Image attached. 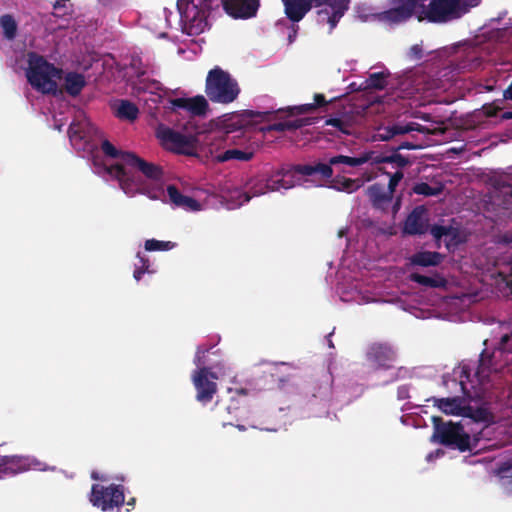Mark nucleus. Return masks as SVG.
I'll return each mask as SVG.
<instances>
[{"label": "nucleus", "instance_id": "27", "mask_svg": "<svg viewBox=\"0 0 512 512\" xmlns=\"http://www.w3.org/2000/svg\"><path fill=\"white\" fill-rule=\"evenodd\" d=\"M412 131L420 133L428 132V129L416 122H409L407 124H394L383 128V133L379 134L382 140H389L396 135L406 134Z\"/></svg>", "mask_w": 512, "mask_h": 512}, {"label": "nucleus", "instance_id": "30", "mask_svg": "<svg viewBox=\"0 0 512 512\" xmlns=\"http://www.w3.org/2000/svg\"><path fill=\"white\" fill-rule=\"evenodd\" d=\"M363 185L364 181L361 178L352 179L341 175H336L331 180L330 187L340 192L353 193L360 189Z\"/></svg>", "mask_w": 512, "mask_h": 512}, {"label": "nucleus", "instance_id": "28", "mask_svg": "<svg viewBox=\"0 0 512 512\" xmlns=\"http://www.w3.org/2000/svg\"><path fill=\"white\" fill-rule=\"evenodd\" d=\"M311 121L309 118H299L294 120H285L276 122L273 124H269L266 126H262L259 128V130L263 133H268L271 131H278V132H284V131H295L297 129H300L306 125H310Z\"/></svg>", "mask_w": 512, "mask_h": 512}, {"label": "nucleus", "instance_id": "48", "mask_svg": "<svg viewBox=\"0 0 512 512\" xmlns=\"http://www.w3.org/2000/svg\"><path fill=\"white\" fill-rule=\"evenodd\" d=\"M364 154H370L371 155V159L369 161H371L373 164H382V163H389V154H379V155H375L374 152H365Z\"/></svg>", "mask_w": 512, "mask_h": 512}, {"label": "nucleus", "instance_id": "16", "mask_svg": "<svg viewBox=\"0 0 512 512\" xmlns=\"http://www.w3.org/2000/svg\"><path fill=\"white\" fill-rule=\"evenodd\" d=\"M291 171L305 177H313L317 179H330L333 176V168L328 163L312 162L306 164L293 165Z\"/></svg>", "mask_w": 512, "mask_h": 512}, {"label": "nucleus", "instance_id": "56", "mask_svg": "<svg viewBox=\"0 0 512 512\" xmlns=\"http://www.w3.org/2000/svg\"><path fill=\"white\" fill-rule=\"evenodd\" d=\"M503 97L506 100H512V82L508 85V87L503 92Z\"/></svg>", "mask_w": 512, "mask_h": 512}, {"label": "nucleus", "instance_id": "57", "mask_svg": "<svg viewBox=\"0 0 512 512\" xmlns=\"http://www.w3.org/2000/svg\"><path fill=\"white\" fill-rule=\"evenodd\" d=\"M462 3H465L468 7V10L471 8V7H475L477 5H479L480 3V0H468L467 2L466 1H462Z\"/></svg>", "mask_w": 512, "mask_h": 512}, {"label": "nucleus", "instance_id": "15", "mask_svg": "<svg viewBox=\"0 0 512 512\" xmlns=\"http://www.w3.org/2000/svg\"><path fill=\"white\" fill-rule=\"evenodd\" d=\"M396 358L391 346L382 343H373L367 351V359L378 367L389 369Z\"/></svg>", "mask_w": 512, "mask_h": 512}, {"label": "nucleus", "instance_id": "32", "mask_svg": "<svg viewBox=\"0 0 512 512\" xmlns=\"http://www.w3.org/2000/svg\"><path fill=\"white\" fill-rule=\"evenodd\" d=\"M64 80L66 92L73 97L79 95L86 85L84 76L76 72L67 73Z\"/></svg>", "mask_w": 512, "mask_h": 512}, {"label": "nucleus", "instance_id": "29", "mask_svg": "<svg viewBox=\"0 0 512 512\" xmlns=\"http://www.w3.org/2000/svg\"><path fill=\"white\" fill-rule=\"evenodd\" d=\"M110 175L114 176L121 186V188L128 193L133 189L135 184L133 175L122 164L116 163L108 168Z\"/></svg>", "mask_w": 512, "mask_h": 512}, {"label": "nucleus", "instance_id": "26", "mask_svg": "<svg viewBox=\"0 0 512 512\" xmlns=\"http://www.w3.org/2000/svg\"><path fill=\"white\" fill-rule=\"evenodd\" d=\"M430 234L435 239L436 246L438 248L440 247V240L442 239V237L449 238L448 240H445V245L447 248H449L452 245H457L459 243V241H458L459 231L457 228H454L453 226H444V225L435 224V225L431 226Z\"/></svg>", "mask_w": 512, "mask_h": 512}, {"label": "nucleus", "instance_id": "8", "mask_svg": "<svg viewBox=\"0 0 512 512\" xmlns=\"http://www.w3.org/2000/svg\"><path fill=\"white\" fill-rule=\"evenodd\" d=\"M216 367H203L195 369L192 372L191 379L196 390V400L203 405L211 402L217 393L216 380L219 379L218 373L222 370H215Z\"/></svg>", "mask_w": 512, "mask_h": 512}, {"label": "nucleus", "instance_id": "54", "mask_svg": "<svg viewBox=\"0 0 512 512\" xmlns=\"http://www.w3.org/2000/svg\"><path fill=\"white\" fill-rule=\"evenodd\" d=\"M137 258L139 259L140 263L139 267L150 270V261L148 258L143 256L140 252L137 253Z\"/></svg>", "mask_w": 512, "mask_h": 512}, {"label": "nucleus", "instance_id": "62", "mask_svg": "<svg viewBox=\"0 0 512 512\" xmlns=\"http://www.w3.org/2000/svg\"><path fill=\"white\" fill-rule=\"evenodd\" d=\"M236 428L239 430V431H245L246 430V427L244 425H236Z\"/></svg>", "mask_w": 512, "mask_h": 512}, {"label": "nucleus", "instance_id": "44", "mask_svg": "<svg viewBox=\"0 0 512 512\" xmlns=\"http://www.w3.org/2000/svg\"><path fill=\"white\" fill-rule=\"evenodd\" d=\"M325 125L327 126H332L334 128H336L338 131H340L341 133L343 134H350V130H351V124L346 121V120H343L341 118H329L325 121Z\"/></svg>", "mask_w": 512, "mask_h": 512}, {"label": "nucleus", "instance_id": "40", "mask_svg": "<svg viewBox=\"0 0 512 512\" xmlns=\"http://www.w3.org/2000/svg\"><path fill=\"white\" fill-rule=\"evenodd\" d=\"M0 27L2 28L3 35L7 40H13L16 37L18 25L12 15H2L0 17Z\"/></svg>", "mask_w": 512, "mask_h": 512}, {"label": "nucleus", "instance_id": "14", "mask_svg": "<svg viewBox=\"0 0 512 512\" xmlns=\"http://www.w3.org/2000/svg\"><path fill=\"white\" fill-rule=\"evenodd\" d=\"M223 8L235 19H248L256 15L259 0H222Z\"/></svg>", "mask_w": 512, "mask_h": 512}, {"label": "nucleus", "instance_id": "25", "mask_svg": "<svg viewBox=\"0 0 512 512\" xmlns=\"http://www.w3.org/2000/svg\"><path fill=\"white\" fill-rule=\"evenodd\" d=\"M167 194L170 202L177 207L185 208L190 211L200 210V203L190 196L183 195L175 185L167 186Z\"/></svg>", "mask_w": 512, "mask_h": 512}, {"label": "nucleus", "instance_id": "50", "mask_svg": "<svg viewBox=\"0 0 512 512\" xmlns=\"http://www.w3.org/2000/svg\"><path fill=\"white\" fill-rule=\"evenodd\" d=\"M408 56L413 60H420L423 57L422 47L418 44L413 45L409 49Z\"/></svg>", "mask_w": 512, "mask_h": 512}, {"label": "nucleus", "instance_id": "21", "mask_svg": "<svg viewBox=\"0 0 512 512\" xmlns=\"http://www.w3.org/2000/svg\"><path fill=\"white\" fill-rule=\"evenodd\" d=\"M366 194L372 206L381 211H386L393 201V195L380 183L370 185Z\"/></svg>", "mask_w": 512, "mask_h": 512}, {"label": "nucleus", "instance_id": "37", "mask_svg": "<svg viewBox=\"0 0 512 512\" xmlns=\"http://www.w3.org/2000/svg\"><path fill=\"white\" fill-rule=\"evenodd\" d=\"M254 156V153L251 151H243L239 149H228L223 153L217 156V160L219 162H226L229 160H238V161H250Z\"/></svg>", "mask_w": 512, "mask_h": 512}, {"label": "nucleus", "instance_id": "17", "mask_svg": "<svg viewBox=\"0 0 512 512\" xmlns=\"http://www.w3.org/2000/svg\"><path fill=\"white\" fill-rule=\"evenodd\" d=\"M347 9L348 5L346 0H333L329 3L328 7L318 11V21L320 23H329L330 31H332Z\"/></svg>", "mask_w": 512, "mask_h": 512}, {"label": "nucleus", "instance_id": "64", "mask_svg": "<svg viewBox=\"0 0 512 512\" xmlns=\"http://www.w3.org/2000/svg\"><path fill=\"white\" fill-rule=\"evenodd\" d=\"M460 384H461L462 390H465V386L463 385L462 381L460 382Z\"/></svg>", "mask_w": 512, "mask_h": 512}, {"label": "nucleus", "instance_id": "5", "mask_svg": "<svg viewBox=\"0 0 512 512\" xmlns=\"http://www.w3.org/2000/svg\"><path fill=\"white\" fill-rule=\"evenodd\" d=\"M215 0H177L180 20L189 27V34L202 33Z\"/></svg>", "mask_w": 512, "mask_h": 512}, {"label": "nucleus", "instance_id": "23", "mask_svg": "<svg viewBox=\"0 0 512 512\" xmlns=\"http://www.w3.org/2000/svg\"><path fill=\"white\" fill-rule=\"evenodd\" d=\"M433 405L447 415L462 416L464 407V399L460 396L437 398L432 397Z\"/></svg>", "mask_w": 512, "mask_h": 512}, {"label": "nucleus", "instance_id": "53", "mask_svg": "<svg viewBox=\"0 0 512 512\" xmlns=\"http://www.w3.org/2000/svg\"><path fill=\"white\" fill-rule=\"evenodd\" d=\"M153 271L152 270H146L144 268H141L139 266H136L135 267V270L133 272V277L136 281H140L142 276L145 274V273H152Z\"/></svg>", "mask_w": 512, "mask_h": 512}, {"label": "nucleus", "instance_id": "51", "mask_svg": "<svg viewBox=\"0 0 512 512\" xmlns=\"http://www.w3.org/2000/svg\"><path fill=\"white\" fill-rule=\"evenodd\" d=\"M503 205L506 209L512 208V186H509L504 192Z\"/></svg>", "mask_w": 512, "mask_h": 512}, {"label": "nucleus", "instance_id": "12", "mask_svg": "<svg viewBox=\"0 0 512 512\" xmlns=\"http://www.w3.org/2000/svg\"><path fill=\"white\" fill-rule=\"evenodd\" d=\"M271 112H257L253 110H244L241 113L230 115L223 121V128L226 134L246 130L254 124L267 119Z\"/></svg>", "mask_w": 512, "mask_h": 512}, {"label": "nucleus", "instance_id": "3", "mask_svg": "<svg viewBox=\"0 0 512 512\" xmlns=\"http://www.w3.org/2000/svg\"><path fill=\"white\" fill-rule=\"evenodd\" d=\"M241 92L240 86L229 72L219 66L209 70L205 81V94L212 103L230 104Z\"/></svg>", "mask_w": 512, "mask_h": 512}, {"label": "nucleus", "instance_id": "49", "mask_svg": "<svg viewBox=\"0 0 512 512\" xmlns=\"http://www.w3.org/2000/svg\"><path fill=\"white\" fill-rule=\"evenodd\" d=\"M22 462H23V460L21 458H17V457H8V456L0 457V467L3 465L4 466L17 465V466L21 467Z\"/></svg>", "mask_w": 512, "mask_h": 512}, {"label": "nucleus", "instance_id": "41", "mask_svg": "<svg viewBox=\"0 0 512 512\" xmlns=\"http://www.w3.org/2000/svg\"><path fill=\"white\" fill-rule=\"evenodd\" d=\"M413 193L417 195H423V196H437L442 193L443 186L442 185H436L431 186L426 182H420L416 183L412 188Z\"/></svg>", "mask_w": 512, "mask_h": 512}, {"label": "nucleus", "instance_id": "19", "mask_svg": "<svg viewBox=\"0 0 512 512\" xmlns=\"http://www.w3.org/2000/svg\"><path fill=\"white\" fill-rule=\"evenodd\" d=\"M174 108L187 110L193 116H204L209 108L207 99L203 95L192 98H174L170 100Z\"/></svg>", "mask_w": 512, "mask_h": 512}, {"label": "nucleus", "instance_id": "4", "mask_svg": "<svg viewBox=\"0 0 512 512\" xmlns=\"http://www.w3.org/2000/svg\"><path fill=\"white\" fill-rule=\"evenodd\" d=\"M432 440L443 446L457 449L460 452H471L473 447L470 435L461 423L444 422L440 416H432Z\"/></svg>", "mask_w": 512, "mask_h": 512}, {"label": "nucleus", "instance_id": "59", "mask_svg": "<svg viewBox=\"0 0 512 512\" xmlns=\"http://www.w3.org/2000/svg\"><path fill=\"white\" fill-rule=\"evenodd\" d=\"M91 478L94 479V480H101V481H106L107 479L104 477V476H99L97 472L93 471L91 473Z\"/></svg>", "mask_w": 512, "mask_h": 512}, {"label": "nucleus", "instance_id": "20", "mask_svg": "<svg viewBox=\"0 0 512 512\" xmlns=\"http://www.w3.org/2000/svg\"><path fill=\"white\" fill-rule=\"evenodd\" d=\"M92 127L86 120L73 121L68 129V136L71 144L76 149H85L90 139Z\"/></svg>", "mask_w": 512, "mask_h": 512}, {"label": "nucleus", "instance_id": "13", "mask_svg": "<svg viewBox=\"0 0 512 512\" xmlns=\"http://www.w3.org/2000/svg\"><path fill=\"white\" fill-rule=\"evenodd\" d=\"M123 162L131 168L141 172L146 178L150 180L161 181L163 178L164 172L161 166L152 162H148L140 158L135 153L124 154Z\"/></svg>", "mask_w": 512, "mask_h": 512}, {"label": "nucleus", "instance_id": "24", "mask_svg": "<svg viewBox=\"0 0 512 512\" xmlns=\"http://www.w3.org/2000/svg\"><path fill=\"white\" fill-rule=\"evenodd\" d=\"M445 258V255L437 251H418L409 257V263L418 267H436L439 266Z\"/></svg>", "mask_w": 512, "mask_h": 512}, {"label": "nucleus", "instance_id": "6", "mask_svg": "<svg viewBox=\"0 0 512 512\" xmlns=\"http://www.w3.org/2000/svg\"><path fill=\"white\" fill-rule=\"evenodd\" d=\"M329 0H282L284 14L291 22L288 26V43L292 44L298 35V23L312 10L313 7H320Z\"/></svg>", "mask_w": 512, "mask_h": 512}, {"label": "nucleus", "instance_id": "10", "mask_svg": "<svg viewBox=\"0 0 512 512\" xmlns=\"http://www.w3.org/2000/svg\"><path fill=\"white\" fill-rule=\"evenodd\" d=\"M156 135L165 149L177 154H193L194 145L192 137L162 125L157 129Z\"/></svg>", "mask_w": 512, "mask_h": 512}, {"label": "nucleus", "instance_id": "43", "mask_svg": "<svg viewBox=\"0 0 512 512\" xmlns=\"http://www.w3.org/2000/svg\"><path fill=\"white\" fill-rule=\"evenodd\" d=\"M101 150L103 153L112 159L120 158L123 161V155L129 153L128 151L118 150L110 141L103 140L101 143Z\"/></svg>", "mask_w": 512, "mask_h": 512}, {"label": "nucleus", "instance_id": "35", "mask_svg": "<svg viewBox=\"0 0 512 512\" xmlns=\"http://www.w3.org/2000/svg\"><path fill=\"white\" fill-rule=\"evenodd\" d=\"M138 114H139V109L134 103H132L128 100L120 101L119 106L117 108V112H116V115L118 118L124 119V120H129V121H134L137 119Z\"/></svg>", "mask_w": 512, "mask_h": 512}, {"label": "nucleus", "instance_id": "60", "mask_svg": "<svg viewBox=\"0 0 512 512\" xmlns=\"http://www.w3.org/2000/svg\"><path fill=\"white\" fill-rule=\"evenodd\" d=\"M501 119L509 120L512 119V111H506L501 115Z\"/></svg>", "mask_w": 512, "mask_h": 512}, {"label": "nucleus", "instance_id": "61", "mask_svg": "<svg viewBox=\"0 0 512 512\" xmlns=\"http://www.w3.org/2000/svg\"><path fill=\"white\" fill-rule=\"evenodd\" d=\"M135 502H136V499L134 497L130 498L128 501H127V506H130V507H134L135 506Z\"/></svg>", "mask_w": 512, "mask_h": 512}, {"label": "nucleus", "instance_id": "63", "mask_svg": "<svg viewBox=\"0 0 512 512\" xmlns=\"http://www.w3.org/2000/svg\"><path fill=\"white\" fill-rule=\"evenodd\" d=\"M279 381H281V382H285V381H288V378H282V377H280V378H279Z\"/></svg>", "mask_w": 512, "mask_h": 512}, {"label": "nucleus", "instance_id": "33", "mask_svg": "<svg viewBox=\"0 0 512 512\" xmlns=\"http://www.w3.org/2000/svg\"><path fill=\"white\" fill-rule=\"evenodd\" d=\"M370 159H371L370 154H361L359 157L336 155V156L331 157L328 161H329L330 167L337 166L340 164L347 165L350 167H357L364 163L369 162Z\"/></svg>", "mask_w": 512, "mask_h": 512}, {"label": "nucleus", "instance_id": "38", "mask_svg": "<svg viewBox=\"0 0 512 512\" xmlns=\"http://www.w3.org/2000/svg\"><path fill=\"white\" fill-rule=\"evenodd\" d=\"M212 347L198 346L197 351L194 357V364L197 366L196 369H201L203 367H216L215 370H223L224 366L221 362H216L215 364L210 365L208 360L206 359V355L210 352Z\"/></svg>", "mask_w": 512, "mask_h": 512}, {"label": "nucleus", "instance_id": "18", "mask_svg": "<svg viewBox=\"0 0 512 512\" xmlns=\"http://www.w3.org/2000/svg\"><path fill=\"white\" fill-rule=\"evenodd\" d=\"M425 208L423 206L415 207L407 216L403 232L407 235H422L427 232V219L425 216Z\"/></svg>", "mask_w": 512, "mask_h": 512}, {"label": "nucleus", "instance_id": "52", "mask_svg": "<svg viewBox=\"0 0 512 512\" xmlns=\"http://www.w3.org/2000/svg\"><path fill=\"white\" fill-rule=\"evenodd\" d=\"M314 104L317 109L327 105L328 101L325 99V96L323 94L317 93L314 95Z\"/></svg>", "mask_w": 512, "mask_h": 512}, {"label": "nucleus", "instance_id": "22", "mask_svg": "<svg viewBox=\"0 0 512 512\" xmlns=\"http://www.w3.org/2000/svg\"><path fill=\"white\" fill-rule=\"evenodd\" d=\"M399 2L397 7L391 8L383 13L388 21L398 23L410 18L417 6V0H393Z\"/></svg>", "mask_w": 512, "mask_h": 512}, {"label": "nucleus", "instance_id": "9", "mask_svg": "<svg viewBox=\"0 0 512 512\" xmlns=\"http://www.w3.org/2000/svg\"><path fill=\"white\" fill-rule=\"evenodd\" d=\"M468 13V7L462 0H432L426 11L430 22L444 23L458 19Z\"/></svg>", "mask_w": 512, "mask_h": 512}, {"label": "nucleus", "instance_id": "45", "mask_svg": "<svg viewBox=\"0 0 512 512\" xmlns=\"http://www.w3.org/2000/svg\"><path fill=\"white\" fill-rule=\"evenodd\" d=\"M389 163L395 164L396 167L399 168V170H401L402 168L410 165L411 161L409 160V158L401 155L398 151H395L392 148V151L389 154Z\"/></svg>", "mask_w": 512, "mask_h": 512}, {"label": "nucleus", "instance_id": "31", "mask_svg": "<svg viewBox=\"0 0 512 512\" xmlns=\"http://www.w3.org/2000/svg\"><path fill=\"white\" fill-rule=\"evenodd\" d=\"M390 76L388 70L370 73L365 81L361 84L363 90H383L386 88L387 79Z\"/></svg>", "mask_w": 512, "mask_h": 512}, {"label": "nucleus", "instance_id": "47", "mask_svg": "<svg viewBox=\"0 0 512 512\" xmlns=\"http://www.w3.org/2000/svg\"><path fill=\"white\" fill-rule=\"evenodd\" d=\"M314 110H316L315 104L309 103V104H303L300 106H295V107L289 108L288 112H289V115H295V114L310 113V112H313Z\"/></svg>", "mask_w": 512, "mask_h": 512}, {"label": "nucleus", "instance_id": "42", "mask_svg": "<svg viewBox=\"0 0 512 512\" xmlns=\"http://www.w3.org/2000/svg\"><path fill=\"white\" fill-rule=\"evenodd\" d=\"M177 246V243L172 241H160L157 239H147L144 244V248L148 252L154 251H169L174 249Z\"/></svg>", "mask_w": 512, "mask_h": 512}, {"label": "nucleus", "instance_id": "1", "mask_svg": "<svg viewBox=\"0 0 512 512\" xmlns=\"http://www.w3.org/2000/svg\"><path fill=\"white\" fill-rule=\"evenodd\" d=\"M512 363V331L511 334H505L501 337L498 346L489 351L484 349L479 357L478 365L474 369L465 365L462 368V374L470 382L471 374L476 378L480 385H486L490 382V376L498 373L506 366Z\"/></svg>", "mask_w": 512, "mask_h": 512}, {"label": "nucleus", "instance_id": "36", "mask_svg": "<svg viewBox=\"0 0 512 512\" xmlns=\"http://www.w3.org/2000/svg\"><path fill=\"white\" fill-rule=\"evenodd\" d=\"M463 417L472 419L475 422H489L491 419V413L484 407H473L466 405L463 411Z\"/></svg>", "mask_w": 512, "mask_h": 512}, {"label": "nucleus", "instance_id": "11", "mask_svg": "<svg viewBox=\"0 0 512 512\" xmlns=\"http://www.w3.org/2000/svg\"><path fill=\"white\" fill-rule=\"evenodd\" d=\"M279 176L280 174L278 173L270 178H252L248 183L249 191L239 195L240 204L247 203L252 197L260 196L267 192L279 191L282 188L288 189L290 186Z\"/></svg>", "mask_w": 512, "mask_h": 512}, {"label": "nucleus", "instance_id": "39", "mask_svg": "<svg viewBox=\"0 0 512 512\" xmlns=\"http://www.w3.org/2000/svg\"><path fill=\"white\" fill-rule=\"evenodd\" d=\"M497 474L507 493L512 494V459L503 462L497 469Z\"/></svg>", "mask_w": 512, "mask_h": 512}, {"label": "nucleus", "instance_id": "46", "mask_svg": "<svg viewBox=\"0 0 512 512\" xmlns=\"http://www.w3.org/2000/svg\"><path fill=\"white\" fill-rule=\"evenodd\" d=\"M388 176H390L388 187L386 188L393 196L396 187L400 183V181L403 179L404 174L401 170H397L395 173H386Z\"/></svg>", "mask_w": 512, "mask_h": 512}, {"label": "nucleus", "instance_id": "34", "mask_svg": "<svg viewBox=\"0 0 512 512\" xmlns=\"http://www.w3.org/2000/svg\"><path fill=\"white\" fill-rule=\"evenodd\" d=\"M410 280L419 285L430 288H440L446 285V280L441 276L429 277L419 273H411Z\"/></svg>", "mask_w": 512, "mask_h": 512}, {"label": "nucleus", "instance_id": "58", "mask_svg": "<svg viewBox=\"0 0 512 512\" xmlns=\"http://www.w3.org/2000/svg\"><path fill=\"white\" fill-rule=\"evenodd\" d=\"M484 109H485V112H486L487 116L491 117V116H495L496 115V111H497L496 108H493V107L489 106V107H484Z\"/></svg>", "mask_w": 512, "mask_h": 512}, {"label": "nucleus", "instance_id": "7", "mask_svg": "<svg viewBox=\"0 0 512 512\" xmlns=\"http://www.w3.org/2000/svg\"><path fill=\"white\" fill-rule=\"evenodd\" d=\"M89 501L94 507L102 511L120 508L125 502L124 487L118 484H110L109 486L93 484Z\"/></svg>", "mask_w": 512, "mask_h": 512}, {"label": "nucleus", "instance_id": "2", "mask_svg": "<svg viewBox=\"0 0 512 512\" xmlns=\"http://www.w3.org/2000/svg\"><path fill=\"white\" fill-rule=\"evenodd\" d=\"M26 77L29 84L42 94L56 95L57 81L62 79L63 70L48 62L36 52L28 53Z\"/></svg>", "mask_w": 512, "mask_h": 512}, {"label": "nucleus", "instance_id": "55", "mask_svg": "<svg viewBox=\"0 0 512 512\" xmlns=\"http://www.w3.org/2000/svg\"><path fill=\"white\" fill-rule=\"evenodd\" d=\"M418 147H419V146L414 145V144H413V143H411V142L404 141V142H401L398 146L393 147V149H394L395 151H398V152H399V151H400V150H402V149H416V148H418Z\"/></svg>", "mask_w": 512, "mask_h": 512}]
</instances>
